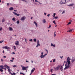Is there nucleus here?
Segmentation results:
<instances>
[{
	"instance_id": "1",
	"label": "nucleus",
	"mask_w": 75,
	"mask_h": 75,
	"mask_svg": "<svg viewBox=\"0 0 75 75\" xmlns=\"http://www.w3.org/2000/svg\"><path fill=\"white\" fill-rule=\"evenodd\" d=\"M70 59H69V57H68L67 59V62H66V64L65 65V68L64 69V70L67 69H68L70 66L69 65L71 64V62H70Z\"/></svg>"
},
{
	"instance_id": "2",
	"label": "nucleus",
	"mask_w": 75,
	"mask_h": 75,
	"mask_svg": "<svg viewBox=\"0 0 75 75\" xmlns=\"http://www.w3.org/2000/svg\"><path fill=\"white\" fill-rule=\"evenodd\" d=\"M4 68H7V69H8V72H10V66L5 64L4 65Z\"/></svg>"
},
{
	"instance_id": "3",
	"label": "nucleus",
	"mask_w": 75,
	"mask_h": 75,
	"mask_svg": "<svg viewBox=\"0 0 75 75\" xmlns=\"http://www.w3.org/2000/svg\"><path fill=\"white\" fill-rule=\"evenodd\" d=\"M41 54V55L40 56V57L41 58H44V57H45V56H46V55H47V54H45L44 55H43V52H42Z\"/></svg>"
},
{
	"instance_id": "4",
	"label": "nucleus",
	"mask_w": 75,
	"mask_h": 75,
	"mask_svg": "<svg viewBox=\"0 0 75 75\" xmlns=\"http://www.w3.org/2000/svg\"><path fill=\"white\" fill-rule=\"evenodd\" d=\"M21 67H22V69L23 71H24V70H27V67H24V66L21 65Z\"/></svg>"
},
{
	"instance_id": "5",
	"label": "nucleus",
	"mask_w": 75,
	"mask_h": 75,
	"mask_svg": "<svg viewBox=\"0 0 75 75\" xmlns=\"http://www.w3.org/2000/svg\"><path fill=\"white\" fill-rule=\"evenodd\" d=\"M2 48H3V49L10 50V47H8V46L3 47Z\"/></svg>"
},
{
	"instance_id": "6",
	"label": "nucleus",
	"mask_w": 75,
	"mask_h": 75,
	"mask_svg": "<svg viewBox=\"0 0 75 75\" xmlns=\"http://www.w3.org/2000/svg\"><path fill=\"white\" fill-rule=\"evenodd\" d=\"M25 18H26L25 16H23L21 17V21H24V20H25Z\"/></svg>"
},
{
	"instance_id": "7",
	"label": "nucleus",
	"mask_w": 75,
	"mask_h": 75,
	"mask_svg": "<svg viewBox=\"0 0 75 75\" xmlns=\"http://www.w3.org/2000/svg\"><path fill=\"white\" fill-rule=\"evenodd\" d=\"M38 46H40V43L39 42V40H38L37 41V45L36 46V47H38Z\"/></svg>"
},
{
	"instance_id": "8",
	"label": "nucleus",
	"mask_w": 75,
	"mask_h": 75,
	"mask_svg": "<svg viewBox=\"0 0 75 75\" xmlns=\"http://www.w3.org/2000/svg\"><path fill=\"white\" fill-rule=\"evenodd\" d=\"M61 66L60 65H58L57 67L55 68L56 71H57L60 68Z\"/></svg>"
},
{
	"instance_id": "9",
	"label": "nucleus",
	"mask_w": 75,
	"mask_h": 75,
	"mask_svg": "<svg viewBox=\"0 0 75 75\" xmlns=\"http://www.w3.org/2000/svg\"><path fill=\"white\" fill-rule=\"evenodd\" d=\"M13 14H14V15H16V16H20V15L19 14L15 12H13Z\"/></svg>"
},
{
	"instance_id": "10",
	"label": "nucleus",
	"mask_w": 75,
	"mask_h": 75,
	"mask_svg": "<svg viewBox=\"0 0 75 75\" xmlns=\"http://www.w3.org/2000/svg\"><path fill=\"white\" fill-rule=\"evenodd\" d=\"M15 44L16 45H19V41H17L15 42Z\"/></svg>"
},
{
	"instance_id": "11",
	"label": "nucleus",
	"mask_w": 75,
	"mask_h": 75,
	"mask_svg": "<svg viewBox=\"0 0 75 75\" xmlns=\"http://www.w3.org/2000/svg\"><path fill=\"white\" fill-rule=\"evenodd\" d=\"M75 61V57H72V59L71 60V62L73 63Z\"/></svg>"
},
{
	"instance_id": "12",
	"label": "nucleus",
	"mask_w": 75,
	"mask_h": 75,
	"mask_svg": "<svg viewBox=\"0 0 75 75\" xmlns=\"http://www.w3.org/2000/svg\"><path fill=\"white\" fill-rule=\"evenodd\" d=\"M9 10L10 11H11L13 10H14V8H13V7H11L9 8Z\"/></svg>"
},
{
	"instance_id": "13",
	"label": "nucleus",
	"mask_w": 75,
	"mask_h": 75,
	"mask_svg": "<svg viewBox=\"0 0 75 75\" xmlns=\"http://www.w3.org/2000/svg\"><path fill=\"white\" fill-rule=\"evenodd\" d=\"M33 69H32L31 71V74H32L33 72L34 71V70H35V68H34Z\"/></svg>"
},
{
	"instance_id": "14",
	"label": "nucleus",
	"mask_w": 75,
	"mask_h": 75,
	"mask_svg": "<svg viewBox=\"0 0 75 75\" xmlns=\"http://www.w3.org/2000/svg\"><path fill=\"white\" fill-rule=\"evenodd\" d=\"M51 47H55V45L54 44L53 45V44L52 43L51 44Z\"/></svg>"
},
{
	"instance_id": "15",
	"label": "nucleus",
	"mask_w": 75,
	"mask_h": 75,
	"mask_svg": "<svg viewBox=\"0 0 75 75\" xmlns=\"http://www.w3.org/2000/svg\"><path fill=\"white\" fill-rule=\"evenodd\" d=\"M61 1L64 4H65V2H66V0H62Z\"/></svg>"
},
{
	"instance_id": "16",
	"label": "nucleus",
	"mask_w": 75,
	"mask_h": 75,
	"mask_svg": "<svg viewBox=\"0 0 75 75\" xmlns=\"http://www.w3.org/2000/svg\"><path fill=\"white\" fill-rule=\"evenodd\" d=\"M34 23L35 24V25L36 27H37V25H37V22L35 21L34 22Z\"/></svg>"
},
{
	"instance_id": "17",
	"label": "nucleus",
	"mask_w": 75,
	"mask_h": 75,
	"mask_svg": "<svg viewBox=\"0 0 75 75\" xmlns=\"http://www.w3.org/2000/svg\"><path fill=\"white\" fill-rule=\"evenodd\" d=\"M2 23H4V22H5V18H4L1 21Z\"/></svg>"
},
{
	"instance_id": "18",
	"label": "nucleus",
	"mask_w": 75,
	"mask_h": 75,
	"mask_svg": "<svg viewBox=\"0 0 75 75\" xmlns=\"http://www.w3.org/2000/svg\"><path fill=\"white\" fill-rule=\"evenodd\" d=\"M74 5V4H70V5H68V6H69V7L72 6Z\"/></svg>"
},
{
	"instance_id": "19",
	"label": "nucleus",
	"mask_w": 75,
	"mask_h": 75,
	"mask_svg": "<svg viewBox=\"0 0 75 75\" xmlns=\"http://www.w3.org/2000/svg\"><path fill=\"white\" fill-rule=\"evenodd\" d=\"M9 30H10V31H13V28L11 27H9Z\"/></svg>"
},
{
	"instance_id": "20",
	"label": "nucleus",
	"mask_w": 75,
	"mask_h": 75,
	"mask_svg": "<svg viewBox=\"0 0 75 75\" xmlns=\"http://www.w3.org/2000/svg\"><path fill=\"white\" fill-rule=\"evenodd\" d=\"M59 3L61 5H62V4H64V3L62 2V1L59 2Z\"/></svg>"
},
{
	"instance_id": "21",
	"label": "nucleus",
	"mask_w": 75,
	"mask_h": 75,
	"mask_svg": "<svg viewBox=\"0 0 75 75\" xmlns=\"http://www.w3.org/2000/svg\"><path fill=\"white\" fill-rule=\"evenodd\" d=\"M74 30L73 29H71L70 30H69V33H71V32H72V30Z\"/></svg>"
},
{
	"instance_id": "22",
	"label": "nucleus",
	"mask_w": 75,
	"mask_h": 75,
	"mask_svg": "<svg viewBox=\"0 0 75 75\" xmlns=\"http://www.w3.org/2000/svg\"><path fill=\"white\" fill-rule=\"evenodd\" d=\"M42 22L44 23H46V21L45 19H44L42 20Z\"/></svg>"
},
{
	"instance_id": "23",
	"label": "nucleus",
	"mask_w": 75,
	"mask_h": 75,
	"mask_svg": "<svg viewBox=\"0 0 75 75\" xmlns=\"http://www.w3.org/2000/svg\"><path fill=\"white\" fill-rule=\"evenodd\" d=\"M63 69V67L62 66H61V67L60 68V69H59V70H61V69Z\"/></svg>"
},
{
	"instance_id": "24",
	"label": "nucleus",
	"mask_w": 75,
	"mask_h": 75,
	"mask_svg": "<svg viewBox=\"0 0 75 75\" xmlns=\"http://www.w3.org/2000/svg\"><path fill=\"white\" fill-rule=\"evenodd\" d=\"M56 31L54 33V37H55V36H56Z\"/></svg>"
},
{
	"instance_id": "25",
	"label": "nucleus",
	"mask_w": 75,
	"mask_h": 75,
	"mask_svg": "<svg viewBox=\"0 0 75 75\" xmlns=\"http://www.w3.org/2000/svg\"><path fill=\"white\" fill-rule=\"evenodd\" d=\"M10 74L11 75H16V73H13V74H12V73H11V72H10Z\"/></svg>"
},
{
	"instance_id": "26",
	"label": "nucleus",
	"mask_w": 75,
	"mask_h": 75,
	"mask_svg": "<svg viewBox=\"0 0 75 75\" xmlns=\"http://www.w3.org/2000/svg\"><path fill=\"white\" fill-rule=\"evenodd\" d=\"M12 20H13V21H16V18H12Z\"/></svg>"
},
{
	"instance_id": "27",
	"label": "nucleus",
	"mask_w": 75,
	"mask_h": 75,
	"mask_svg": "<svg viewBox=\"0 0 75 75\" xmlns=\"http://www.w3.org/2000/svg\"><path fill=\"white\" fill-rule=\"evenodd\" d=\"M17 24H19L20 23V21L18 20L16 22Z\"/></svg>"
},
{
	"instance_id": "28",
	"label": "nucleus",
	"mask_w": 75,
	"mask_h": 75,
	"mask_svg": "<svg viewBox=\"0 0 75 75\" xmlns=\"http://www.w3.org/2000/svg\"><path fill=\"white\" fill-rule=\"evenodd\" d=\"M33 41H34L35 42H36V41H37V39L35 38L34 39Z\"/></svg>"
},
{
	"instance_id": "29",
	"label": "nucleus",
	"mask_w": 75,
	"mask_h": 75,
	"mask_svg": "<svg viewBox=\"0 0 75 75\" xmlns=\"http://www.w3.org/2000/svg\"><path fill=\"white\" fill-rule=\"evenodd\" d=\"M53 17H55V15H56V13H53Z\"/></svg>"
},
{
	"instance_id": "30",
	"label": "nucleus",
	"mask_w": 75,
	"mask_h": 75,
	"mask_svg": "<svg viewBox=\"0 0 75 75\" xmlns=\"http://www.w3.org/2000/svg\"><path fill=\"white\" fill-rule=\"evenodd\" d=\"M0 71L2 72L3 71V69H2L1 68V69H0Z\"/></svg>"
},
{
	"instance_id": "31",
	"label": "nucleus",
	"mask_w": 75,
	"mask_h": 75,
	"mask_svg": "<svg viewBox=\"0 0 75 75\" xmlns=\"http://www.w3.org/2000/svg\"><path fill=\"white\" fill-rule=\"evenodd\" d=\"M55 21H54L53 22V23H54V24H56V23H55Z\"/></svg>"
},
{
	"instance_id": "32",
	"label": "nucleus",
	"mask_w": 75,
	"mask_h": 75,
	"mask_svg": "<svg viewBox=\"0 0 75 75\" xmlns=\"http://www.w3.org/2000/svg\"><path fill=\"white\" fill-rule=\"evenodd\" d=\"M2 12H0V16H1L2 15Z\"/></svg>"
},
{
	"instance_id": "33",
	"label": "nucleus",
	"mask_w": 75,
	"mask_h": 75,
	"mask_svg": "<svg viewBox=\"0 0 75 75\" xmlns=\"http://www.w3.org/2000/svg\"><path fill=\"white\" fill-rule=\"evenodd\" d=\"M54 17L55 18V19H57V18H58V16H56V17H55L54 16Z\"/></svg>"
},
{
	"instance_id": "34",
	"label": "nucleus",
	"mask_w": 75,
	"mask_h": 75,
	"mask_svg": "<svg viewBox=\"0 0 75 75\" xmlns=\"http://www.w3.org/2000/svg\"><path fill=\"white\" fill-rule=\"evenodd\" d=\"M6 4L7 5L8 7V6H9V4H9L8 3H7Z\"/></svg>"
},
{
	"instance_id": "35",
	"label": "nucleus",
	"mask_w": 75,
	"mask_h": 75,
	"mask_svg": "<svg viewBox=\"0 0 75 75\" xmlns=\"http://www.w3.org/2000/svg\"><path fill=\"white\" fill-rule=\"evenodd\" d=\"M67 1H69V2H71V1H72V0H69V1H68V0H67Z\"/></svg>"
},
{
	"instance_id": "36",
	"label": "nucleus",
	"mask_w": 75,
	"mask_h": 75,
	"mask_svg": "<svg viewBox=\"0 0 75 75\" xmlns=\"http://www.w3.org/2000/svg\"><path fill=\"white\" fill-rule=\"evenodd\" d=\"M17 67V66L16 65H14L13 66V68H15V67Z\"/></svg>"
},
{
	"instance_id": "37",
	"label": "nucleus",
	"mask_w": 75,
	"mask_h": 75,
	"mask_svg": "<svg viewBox=\"0 0 75 75\" xmlns=\"http://www.w3.org/2000/svg\"><path fill=\"white\" fill-rule=\"evenodd\" d=\"M29 41H31V42H32V41H33V39H30L29 40Z\"/></svg>"
},
{
	"instance_id": "38",
	"label": "nucleus",
	"mask_w": 75,
	"mask_h": 75,
	"mask_svg": "<svg viewBox=\"0 0 75 75\" xmlns=\"http://www.w3.org/2000/svg\"><path fill=\"white\" fill-rule=\"evenodd\" d=\"M4 67V66L1 65L0 66V68H2V67Z\"/></svg>"
},
{
	"instance_id": "39",
	"label": "nucleus",
	"mask_w": 75,
	"mask_h": 75,
	"mask_svg": "<svg viewBox=\"0 0 75 75\" xmlns=\"http://www.w3.org/2000/svg\"><path fill=\"white\" fill-rule=\"evenodd\" d=\"M55 59H53V62H55Z\"/></svg>"
},
{
	"instance_id": "40",
	"label": "nucleus",
	"mask_w": 75,
	"mask_h": 75,
	"mask_svg": "<svg viewBox=\"0 0 75 75\" xmlns=\"http://www.w3.org/2000/svg\"><path fill=\"white\" fill-rule=\"evenodd\" d=\"M51 27V25H50L49 26V27H48V28H50Z\"/></svg>"
},
{
	"instance_id": "41",
	"label": "nucleus",
	"mask_w": 75,
	"mask_h": 75,
	"mask_svg": "<svg viewBox=\"0 0 75 75\" xmlns=\"http://www.w3.org/2000/svg\"><path fill=\"white\" fill-rule=\"evenodd\" d=\"M64 13H65V11H64L62 13V14H64Z\"/></svg>"
},
{
	"instance_id": "42",
	"label": "nucleus",
	"mask_w": 75,
	"mask_h": 75,
	"mask_svg": "<svg viewBox=\"0 0 75 75\" xmlns=\"http://www.w3.org/2000/svg\"><path fill=\"white\" fill-rule=\"evenodd\" d=\"M44 14L45 15V16H46V15H47V13H44Z\"/></svg>"
},
{
	"instance_id": "43",
	"label": "nucleus",
	"mask_w": 75,
	"mask_h": 75,
	"mask_svg": "<svg viewBox=\"0 0 75 75\" xmlns=\"http://www.w3.org/2000/svg\"><path fill=\"white\" fill-rule=\"evenodd\" d=\"M50 16V14H48V15H47V16L48 17H49V16Z\"/></svg>"
},
{
	"instance_id": "44",
	"label": "nucleus",
	"mask_w": 75,
	"mask_h": 75,
	"mask_svg": "<svg viewBox=\"0 0 75 75\" xmlns=\"http://www.w3.org/2000/svg\"><path fill=\"white\" fill-rule=\"evenodd\" d=\"M71 22H69L68 24V25H69V24H71Z\"/></svg>"
},
{
	"instance_id": "45",
	"label": "nucleus",
	"mask_w": 75,
	"mask_h": 75,
	"mask_svg": "<svg viewBox=\"0 0 75 75\" xmlns=\"http://www.w3.org/2000/svg\"><path fill=\"white\" fill-rule=\"evenodd\" d=\"M14 11H15V12H16L17 11V10H14Z\"/></svg>"
},
{
	"instance_id": "46",
	"label": "nucleus",
	"mask_w": 75,
	"mask_h": 75,
	"mask_svg": "<svg viewBox=\"0 0 75 75\" xmlns=\"http://www.w3.org/2000/svg\"><path fill=\"white\" fill-rule=\"evenodd\" d=\"M1 30H2V28H0V31H1Z\"/></svg>"
},
{
	"instance_id": "47",
	"label": "nucleus",
	"mask_w": 75,
	"mask_h": 75,
	"mask_svg": "<svg viewBox=\"0 0 75 75\" xmlns=\"http://www.w3.org/2000/svg\"><path fill=\"white\" fill-rule=\"evenodd\" d=\"M52 70H53V69H52L50 70V71L51 72H52Z\"/></svg>"
},
{
	"instance_id": "48",
	"label": "nucleus",
	"mask_w": 75,
	"mask_h": 75,
	"mask_svg": "<svg viewBox=\"0 0 75 75\" xmlns=\"http://www.w3.org/2000/svg\"><path fill=\"white\" fill-rule=\"evenodd\" d=\"M60 57L61 58V59H62V58H63V56H62V57L60 56Z\"/></svg>"
},
{
	"instance_id": "49",
	"label": "nucleus",
	"mask_w": 75,
	"mask_h": 75,
	"mask_svg": "<svg viewBox=\"0 0 75 75\" xmlns=\"http://www.w3.org/2000/svg\"><path fill=\"white\" fill-rule=\"evenodd\" d=\"M1 69H4V67H1Z\"/></svg>"
},
{
	"instance_id": "50",
	"label": "nucleus",
	"mask_w": 75,
	"mask_h": 75,
	"mask_svg": "<svg viewBox=\"0 0 75 75\" xmlns=\"http://www.w3.org/2000/svg\"><path fill=\"white\" fill-rule=\"evenodd\" d=\"M11 54H16V53L14 52H13L11 53Z\"/></svg>"
},
{
	"instance_id": "51",
	"label": "nucleus",
	"mask_w": 75,
	"mask_h": 75,
	"mask_svg": "<svg viewBox=\"0 0 75 75\" xmlns=\"http://www.w3.org/2000/svg\"><path fill=\"white\" fill-rule=\"evenodd\" d=\"M10 61H11V62H13V60H10Z\"/></svg>"
},
{
	"instance_id": "52",
	"label": "nucleus",
	"mask_w": 75,
	"mask_h": 75,
	"mask_svg": "<svg viewBox=\"0 0 75 75\" xmlns=\"http://www.w3.org/2000/svg\"><path fill=\"white\" fill-rule=\"evenodd\" d=\"M35 2L37 3V0H35Z\"/></svg>"
},
{
	"instance_id": "53",
	"label": "nucleus",
	"mask_w": 75,
	"mask_h": 75,
	"mask_svg": "<svg viewBox=\"0 0 75 75\" xmlns=\"http://www.w3.org/2000/svg\"><path fill=\"white\" fill-rule=\"evenodd\" d=\"M12 59L13 60H14V58L13 57V58H12Z\"/></svg>"
},
{
	"instance_id": "54",
	"label": "nucleus",
	"mask_w": 75,
	"mask_h": 75,
	"mask_svg": "<svg viewBox=\"0 0 75 75\" xmlns=\"http://www.w3.org/2000/svg\"><path fill=\"white\" fill-rule=\"evenodd\" d=\"M25 39V42L27 43V39Z\"/></svg>"
},
{
	"instance_id": "55",
	"label": "nucleus",
	"mask_w": 75,
	"mask_h": 75,
	"mask_svg": "<svg viewBox=\"0 0 75 75\" xmlns=\"http://www.w3.org/2000/svg\"><path fill=\"white\" fill-rule=\"evenodd\" d=\"M23 74L24 73H22V72H21L20 73V74Z\"/></svg>"
},
{
	"instance_id": "56",
	"label": "nucleus",
	"mask_w": 75,
	"mask_h": 75,
	"mask_svg": "<svg viewBox=\"0 0 75 75\" xmlns=\"http://www.w3.org/2000/svg\"><path fill=\"white\" fill-rule=\"evenodd\" d=\"M26 62H29L28 61H27V60H26Z\"/></svg>"
},
{
	"instance_id": "57",
	"label": "nucleus",
	"mask_w": 75,
	"mask_h": 75,
	"mask_svg": "<svg viewBox=\"0 0 75 75\" xmlns=\"http://www.w3.org/2000/svg\"><path fill=\"white\" fill-rule=\"evenodd\" d=\"M66 62L64 61V64H65V63H66Z\"/></svg>"
},
{
	"instance_id": "58",
	"label": "nucleus",
	"mask_w": 75,
	"mask_h": 75,
	"mask_svg": "<svg viewBox=\"0 0 75 75\" xmlns=\"http://www.w3.org/2000/svg\"><path fill=\"white\" fill-rule=\"evenodd\" d=\"M4 58H6V57L5 56H4Z\"/></svg>"
},
{
	"instance_id": "59",
	"label": "nucleus",
	"mask_w": 75,
	"mask_h": 75,
	"mask_svg": "<svg viewBox=\"0 0 75 75\" xmlns=\"http://www.w3.org/2000/svg\"><path fill=\"white\" fill-rule=\"evenodd\" d=\"M3 59H1V61L2 62H3Z\"/></svg>"
},
{
	"instance_id": "60",
	"label": "nucleus",
	"mask_w": 75,
	"mask_h": 75,
	"mask_svg": "<svg viewBox=\"0 0 75 75\" xmlns=\"http://www.w3.org/2000/svg\"><path fill=\"white\" fill-rule=\"evenodd\" d=\"M45 51H47V53H48V50H45Z\"/></svg>"
},
{
	"instance_id": "61",
	"label": "nucleus",
	"mask_w": 75,
	"mask_h": 75,
	"mask_svg": "<svg viewBox=\"0 0 75 75\" xmlns=\"http://www.w3.org/2000/svg\"><path fill=\"white\" fill-rule=\"evenodd\" d=\"M4 69H5V71H6V68H4Z\"/></svg>"
},
{
	"instance_id": "62",
	"label": "nucleus",
	"mask_w": 75,
	"mask_h": 75,
	"mask_svg": "<svg viewBox=\"0 0 75 75\" xmlns=\"http://www.w3.org/2000/svg\"><path fill=\"white\" fill-rule=\"evenodd\" d=\"M3 53H4V50L3 51Z\"/></svg>"
},
{
	"instance_id": "63",
	"label": "nucleus",
	"mask_w": 75,
	"mask_h": 75,
	"mask_svg": "<svg viewBox=\"0 0 75 75\" xmlns=\"http://www.w3.org/2000/svg\"><path fill=\"white\" fill-rule=\"evenodd\" d=\"M32 63L33 64V61H31Z\"/></svg>"
},
{
	"instance_id": "64",
	"label": "nucleus",
	"mask_w": 75,
	"mask_h": 75,
	"mask_svg": "<svg viewBox=\"0 0 75 75\" xmlns=\"http://www.w3.org/2000/svg\"><path fill=\"white\" fill-rule=\"evenodd\" d=\"M13 47V48H16V46H14Z\"/></svg>"
}]
</instances>
